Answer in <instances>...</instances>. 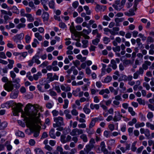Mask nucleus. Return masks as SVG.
Segmentation results:
<instances>
[{
  "label": "nucleus",
  "instance_id": "obj_57",
  "mask_svg": "<svg viewBox=\"0 0 154 154\" xmlns=\"http://www.w3.org/2000/svg\"><path fill=\"white\" fill-rule=\"evenodd\" d=\"M79 35L83 36L85 39H89L90 38L89 36L83 32H79Z\"/></svg>",
  "mask_w": 154,
  "mask_h": 154
},
{
  "label": "nucleus",
  "instance_id": "obj_59",
  "mask_svg": "<svg viewBox=\"0 0 154 154\" xmlns=\"http://www.w3.org/2000/svg\"><path fill=\"white\" fill-rule=\"evenodd\" d=\"M99 42L100 39L99 38H96L92 41V43L93 45H97Z\"/></svg>",
  "mask_w": 154,
  "mask_h": 154
},
{
  "label": "nucleus",
  "instance_id": "obj_14",
  "mask_svg": "<svg viewBox=\"0 0 154 154\" xmlns=\"http://www.w3.org/2000/svg\"><path fill=\"white\" fill-rule=\"evenodd\" d=\"M19 92L17 90H15L11 92L10 94V97L12 99H15L18 97Z\"/></svg>",
  "mask_w": 154,
  "mask_h": 154
},
{
  "label": "nucleus",
  "instance_id": "obj_35",
  "mask_svg": "<svg viewBox=\"0 0 154 154\" xmlns=\"http://www.w3.org/2000/svg\"><path fill=\"white\" fill-rule=\"evenodd\" d=\"M82 42L83 44L82 47L83 48H85L87 47L88 45V41L87 40H82Z\"/></svg>",
  "mask_w": 154,
  "mask_h": 154
},
{
  "label": "nucleus",
  "instance_id": "obj_63",
  "mask_svg": "<svg viewBox=\"0 0 154 154\" xmlns=\"http://www.w3.org/2000/svg\"><path fill=\"white\" fill-rule=\"evenodd\" d=\"M72 114L74 116H76L78 114V112L75 109H73L71 111Z\"/></svg>",
  "mask_w": 154,
  "mask_h": 154
},
{
  "label": "nucleus",
  "instance_id": "obj_1",
  "mask_svg": "<svg viewBox=\"0 0 154 154\" xmlns=\"http://www.w3.org/2000/svg\"><path fill=\"white\" fill-rule=\"evenodd\" d=\"M16 107L14 108L15 116H18L19 112H21V116L24 118V120L28 127L34 128H40L39 125L36 126V123H40L39 119L40 113L37 114L39 106L37 104L34 106L30 103L27 104L25 108L24 111L22 109V105L20 103H15Z\"/></svg>",
  "mask_w": 154,
  "mask_h": 154
},
{
  "label": "nucleus",
  "instance_id": "obj_49",
  "mask_svg": "<svg viewBox=\"0 0 154 154\" xmlns=\"http://www.w3.org/2000/svg\"><path fill=\"white\" fill-rule=\"evenodd\" d=\"M128 111L129 112H130L131 114V115L133 116H134L135 115V112L133 110V109L132 107H129L128 108Z\"/></svg>",
  "mask_w": 154,
  "mask_h": 154
},
{
  "label": "nucleus",
  "instance_id": "obj_50",
  "mask_svg": "<svg viewBox=\"0 0 154 154\" xmlns=\"http://www.w3.org/2000/svg\"><path fill=\"white\" fill-rule=\"evenodd\" d=\"M53 74L52 73H48L47 74V79H49L51 82L53 81Z\"/></svg>",
  "mask_w": 154,
  "mask_h": 154
},
{
  "label": "nucleus",
  "instance_id": "obj_4",
  "mask_svg": "<svg viewBox=\"0 0 154 154\" xmlns=\"http://www.w3.org/2000/svg\"><path fill=\"white\" fill-rule=\"evenodd\" d=\"M24 35L23 33L17 34L14 36L12 39L14 42L16 43H21V40L23 39Z\"/></svg>",
  "mask_w": 154,
  "mask_h": 154
},
{
  "label": "nucleus",
  "instance_id": "obj_32",
  "mask_svg": "<svg viewBox=\"0 0 154 154\" xmlns=\"http://www.w3.org/2000/svg\"><path fill=\"white\" fill-rule=\"evenodd\" d=\"M144 125L145 124L143 122L141 123L138 122L135 124V126L136 128H139L143 127Z\"/></svg>",
  "mask_w": 154,
  "mask_h": 154
},
{
  "label": "nucleus",
  "instance_id": "obj_41",
  "mask_svg": "<svg viewBox=\"0 0 154 154\" xmlns=\"http://www.w3.org/2000/svg\"><path fill=\"white\" fill-rule=\"evenodd\" d=\"M34 150L37 154H45L42 150L39 148H36Z\"/></svg>",
  "mask_w": 154,
  "mask_h": 154
},
{
  "label": "nucleus",
  "instance_id": "obj_46",
  "mask_svg": "<svg viewBox=\"0 0 154 154\" xmlns=\"http://www.w3.org/2000/svg\"><path fill=\"white\" fill-rule=\"evenodd\" d=\"M112 49L115 52H119L121 50L120 46L119 45H117L115 47H113Z\"/></svg>",
  "mask_w": 154,
  "mask_h": 154
},
{
  "label": "nucleus",
  "instance_id": "obj_9",
  "mask_svg": "<svg viewBox=\"0 0 154 154\" xmlns=\"http://www.w3.org/2000/svg\"><path fill=\"white\" fill-rule=\"evenodd\" d=\"M144 72V70L141 67H140L138 70L136 71L133 74V78L134 79H137L139 75H143Z\"/></svg>",
  "mask_w": 154,
  "mask_h": 154
},
{
  "label": "nucleus",
  "instance_id": "obj_20",
  "mask_svg": "<svg viewBox=\"0 0 154 154\" xmlns=\"http://www.w3.org/2000/svg\"><path fill=\"white\" fill-rule=\"evenodd\" d=\"M115 115L113 118V121L116 122L120 120V117H119V112H115Z\"/></svg>",
  "mask_w": 154,
  "mask_h": 154
},
{
  "label": "nucleus",
  "instance_id": "obj_22",
  "mask_svg": "<svg viewBox=\"0 0 154 154\" xmlns=\"http://www.w3.org/2000/svg\"><path fill=\"white\" fill-rule=\"evenodd\" d=\"M25 17L27 18V21L29 22H33L34 20V17L31 14H27L26 15Z\"/></svg>",
  "mask_w": 154,
  "mask_h": 154
},
{
  "label": "nucleus",
  "instance_id": "obj_17",
  "mask_svg": "<svg viewBox=\"0 0 154 154\" xmlns=\"http://www.w3.org/2000/svg\"><path fill=\"white\" fill-rule=\"evenodd\" d=\"M108 66L112 67L113 69H116L117 67L116 62L114 60H111L110 64Z\"/></svg>",
  "mask_w": 154,
  "mask_h": 154
},
{
  "label": "nucleus",
  "instance_id": "obj_37",
  "mask_svg": "<svg viewBox=\"0 0 154 154\" xmlns=\"http://www.w3.org/2000/svg\"><path fill=\"white\" fill-rule=\"evenodd\" d=\"M84 112L86 114H89L91 112V110L86 106H85L83 108Z\"/></svg>",
  "mask_w": 154,
  "mask_h": 154
},
{
  "label": "nucleus",
  "instance_id": "obj_7",
  "mask_svg": "<svg viewBox=\"0 0 154 154\" xmlns=\"http://www.w3.org/2000/svg\"><path fill=\"white\" fill-rule=\"evenodd\" d=\"M41 121H40V123H36V126H38V125H39L40 127V128H34L32 127H28V125H27V124H26V126L27 127H29V128H32L33 130H34V131H36V130H37V131H35L34 133V137H37L39 135V130L40 129V128H41V126H40V125H41Z\"/></svg>",
  "mask_w": 154,
  "mask_h": 154
},
{
  "label": "nucleus",
  "instance_id": "obj_61",
  "mask_svg": "<svg viewBox=\"0 0 154 154\" xmlns=\"http://www.w3.org/2000/svg\"><path fill=\"white\" fill-rule=\"evenodd\" d=\"M16 134L18 136L20 137H24V134L21 131H19L16 133Z\"/></svg>",
  "mask_w": 154,
  "mask_h": 154
},
{
  "label": "nucleus",
  "instance_id": "obj_39",
  "mask_svg": "<svg viewBox=\"0 0 154 154\" xmlns=\"http://www.w3.org/2000/svg\"><path fill=\"white\" fill-rule=\"evenodd\" d=\"M119 87L120 88L122 89V90L123 91V92H124L126 90V88L124 86V83L123 82L120 83Z\"/></svg>",
  "mask_w": 154,
  "mask_h": 154
},
{
  "label": "nucleus",
  "instance_id": "obj_28",
  "mask_svg": "<svg viewBox=\"0 0 154 154\" xmlns=\"http://www.w3.org/2000/svg\"><path fill=\"white\" fill-rule=\"evenodd\" d=\"M54 132V130L53 128L51 129L49 132V135L51 138L53 139H55L56 138Z\"/></svg>",
  "mask_w": 154,
  "mask_h": 154
},
{
  "label": "nucleus",
  "instance_id": "obj_16",
  "mask_svg": "<svg viewBox=\"0 0 154 154\" xmlns=\"http://www.w3.org/2000/svg\"><path fill=\"white\" fill-rule=\"evenodd\" d=\"M13 104L12 101H9L5 103L4 104L2 105V107H5L7 108H9L11 106H12Z\"/></svg>",
  "mask_w": 154,
  "mask_h": 154
},
{
  "label": "nucleus",
  "instance_id": "obj_58",
  "mask_svg": "<svg viewBox=\"0 0 154 154\" xmlns=\"http://www.w3.org/2000/svg\"><path fill=\"white\" fill-rule=\"evenodd\" d=\"M66 136L63 135H62L60 137V141L63 143H66V140L65 139Z\"/></svg>",
  "mask_w": 154,
  "mask_h": 154
},
{
  "label": "nucleus",
  "instance_id": "obj_36",
  "mask_svg": "<svg viewBox=\"0 0 154 154\" xmlns=\"http://www.w3.org/2000/svg\"><path fill=\"white\" fill-rule=\"evenodd\" d=\"M55 2L54 0H51L49 2V7L52 9L54 8Z\"/></svg>",
  "mask_w": 154,
  "mask_h": 154
},
{
  "label": "nucleus",
  "instance_id": "obj_48",
  "mask_svg": "<svg viewBox=\"0 0 154 154\" xmlns=\"http://www.w3.org/2000/svg\"><path fill=\"white\" fill-rule=\"evenodd\" d=\"M86 131L88 134V135H91L93 134L94 133V131L92 129H91L90 128H86Z\"/></svg>",
  "mask_w": 154,
  "mask_h": 154
},
{
  "label": "nucleus",
  "instance_id": "obj_19",
  "mask_svg": "<svg viewBox=\"0 0 154 154\" xmlns=\"http://www.w3.org/2000/svg\"><path fill=\"white\" fill-rule=\"evenodd\" d=\"M70 112V111L68 109H66L64 111V113L65 115L66 119H70L72 118V116Z\"/></svg>",
  "mask_w": 154,
  "mask_h": 154
},
{
  "label": "nucleus",
  "instance_id": "obj_44",
  "mask_svg": "<svg viewBox=\"0 0 154 154\" xmlns=\"http://www.w3.org/2000/svg\"><path fill=\"white\" fill-rule=\"evenodd\" d=\"M39 42L35 38L33 40V42L32 43V46L34 48H35L37 47V44H39Z\"/></svg>",
  "mask_w": 154,
  "mask_h": 154
},
{
  "label": "nucleus",
  "instance_id": "obj_13",
  "mask_svg": "<svg viewBox=\"0 0 154 154\" xmlns=\"http://www.w3.org/2000/svg\"><path fill=\"white\" fill-rule=\"evenodd\" d=\"M151 63L148 61H145L142 65V68L143 70H146L148 69V66L151 65Z\"/></svg>",
  "mask_w": 154,
  "mask_h": 154
},
{
  "label": "nucleus",
  "instance_id": "obj_6",
  "mask_svg": "<svg viewBox=\"0 0 154 154\" xmlns=\"http://www.w3.org/2000/svg\"><path fill=\"white\" fill-rule=\"evenodd\" d=\"M110 91L107 89H103L101 90L99 93V94L103 95V97L104 98L108 99L109 97L108 94H109Z\"/></svg>",
  "mask_w": 154,
  "mask_h": 154
},
{
  "label": "nucleus",
  "instance_id": "obj_54",
  "mask_svg": "<svg viewBox=\"0 0 154 154\" xmlns=\"http://www.w3.org/2000/svg\"><path fill=\"white\" fill-rule=\"evenodd\" d=\"M25 39L26 43H29L31 41V37L28 35H27L25 37Z\"/></svg>",
  "mask_w": 154,
  "mask_h": 154
},
{
  "label": "nucleus",
  "instance_id": "obj_29",
  "mask_svg": "<svg viewBox=\"0 0 154 154\" xmlns=\"http://www.w3.org/2000/svg\"><path fill=\"white\" fill-rule=\"evenodd\" d=\"M112 80V78L111 76H107L104 79V81L102 82L105 83H108L109 82Z\"/></svg>",
  "mask_w": 154,
  "mask_h": 154
},
{
  "label": "nucleus",
  "instance_id": "obj_18",
  "mask_svg": "<svg viewBox=\"0 0 154 154\" xmlns=\"http://www.w3.org/2000/svg\"><path fill=\"white\" fill-rule=\"evenodd\" d=\"M124 19L123 18H116L115 19V21L116 22V26H120L119 23L121 22L124 21Z\"/></svg>",
  "mask_w": 154,
  "mask_h": 154
},
{
  "label": "nucleus",
  "instance_id": "obj_55",
  "mask_svg": "<svg viewBox=\"0 0 154 154\" xmlns=\"http://www.w3.org/2000/svg\"><path fill=\"white\" fill-rule=\"evenodd\" d=\"M136 42L139 47L142 48L143 47L142 43L140 42L141 39L139 38H137L136 40Z\"/></svg>",
  "mask_w": 154,
  "mask_h": 154
},
{
  "label": "nucleus",
  "instance_id": "obj_5",
  "mask_svg": "<svg viewBox=\"0 0 154 154\" xmlns=\"http://www.w3.org/2000/svg\"><path fill=\"white\" fill-rule=\"evenodd\" d=\"M83 130L82 129L75 128L72 129L70 134L72 136H76L83 134Z\"/></svg>",
  "mask_w": 154,
  "mask_h": 154
},
{
  "label": "nucleus",
  "instance_id": "obj_53",
  "mask_svg": "<svg viewBox=\"0 0 154 154\" xmlns=\"http://www.w3.org/2000/svg\"><path fill=\"white\" fill-rule=\"evenodd\" d=\"M12 9L13 12L16 14H18L19 13V11L17 8L15 6L12 7Z\"/></svg>",
  "mask_w": 154,
  "mask_h": 154
},
{
  "label": "nucleus",
  "instance_id": "obj_2",
  "mask_svg": "<svg viewBox=\"0 0 154 154\" xmlns=\"http://www.w3.org/2000/svg\"><path fill=\"white\" fill-rule=\"evenodd\" d=\"M54 122H56V123L53 125L54 128H56L64 125L63 119V117L60 116L54 117Z\"/></svg>",
  "mask_w": 154,
  "mask_h": 154
},
{
  "label": "nucleus",
  "instance_id": "obj_43",
  "mask_svg": "<svg viewBox=\"0 0 154 154\" xmlns=\"http://www.w3.org/2000/svg\"><path fill=\"white\" fill-rule=\"evenodd\" d=\"M69 101L67 99L64 100V104L63 105V107L64 109H66L68 107Z\"/></svg>",
  "mask_w": 154,
  "mask_h": 154
},
{
  "label": "nucleus",
  "instance_id": "obj_23",
  "mask_svg": "<svg viewBox=\"0 0 154 154\" xmlns=\"http://www.w3.org/2000/svg\"><path fill=\"white\" fill-rule=\"evenodd\" d=\"M48 1V0H41V3L43 5L44 8L46 11H48V8L46 5V4Z\"/></svg>",
  "mask_w": 154,
  "mask_h": 154
},
{
  "label": "nucleus",
  "instance_id": "obj_64",
  "mask_svg": "<svg viewBox=\"0 0 154 154\" xmlns=\"http://www.w3.org/2000/svg\"><path fill=\"white\" fill-rule=\"evenodd\" d=\"M104 43L105 44H108L110 42V39L109 38L107 37H104L103 39Z\"/></svg>",
  "mask_w": 154,
  "mask_h": 154
},
{
  "label": "nucleus",
  "instance_id": "obj_34",
  "mask_svg": "<svg viewBox=\"0 0 154 154\" xmlns=\"http://www.w3.org/2000/svg\"><path fill=\"white\" fill-rule=\"evenodd\" d=\"M83 8L87 14L89 15L91 14V11L89 10L88 6L87 5L84 6L83 7Z\"/></svg>",
  "mask_w": 154,
  "mask_h": 154
},
{
  "label": "nucleus",
  "instance_id": "obj_8",
  "mask_svg": "<svg viewBox=\"0 0 154 154\" xmlns=\"http://www.w3.org/2000/svg\"><path fill=\"white\" fill-rule=\"evenodd\" d=\"M144 72V70L141 67H140L138 70L136 71L133 74V78L134 79H137L139 75H143Z\"/></svg>",
  "mask_w": 154,
  "mask_h": 154
},
{
  "label": "nucleus",
  "instance_id": "obj_38",
  "mask_svg": "<svg viewBox=\"0 0 154 154\" xmlns=\"http://www.w3.org/2000/svg\"><path fill=\"white\" fill-rule=\"evenodd\" d=\"M49 64L48 61H45L43 62L39 66V67L43 68L47 66Z\"/></svg>",
  "mask_w": 154,
  "mask_h": 154
},
{
  "label": "nucleus",
  "instance_id": "obj_42",
  "mask_svg": "<svg viewBox=\"0 0 154 154\" xmlns=\"http://www.w3.org/2000/svg\"><path fill=\"white\" fill-rule=\"evenodd\" d=\"M154 42V39L150 36L147 37L146 39V42L148 44L149 43H153Z\"/></svg>",
  "mask_w": 154,
  "mask_h": 154
},
{
  "label": "nucleus",
  "instance_id": "obj_24",
  "mask_svg": "<svg viewBox=\"0 0 154 154\" xmlns=\"http://www.w3.org/2000/svg\"><path fill=\"white\" fill-rule=\"evenodd\" d=\"M8 61L9 64L7 65L8 68L11 69H12L13 67V64L14 63V61L13 60H11L10 59H8Z\"/></svg>",
  "mask_w": 154,
  "mask_h": 154
},
{
  "label": "nucleus",
  "instance_id": "obj_40",
  "mask_svg": "<svg viewBox=\"0 0 154 154\" xmlns=\"http://www.w3.org/2000/svg\"><path fill=\"white\" fill-rule=\"evenodd\" d=\"M137 122V119L135 118H134L132 119L131 121L129 122L128 124L129 125L132 126L134 124L136 123Z\"/></svg>",
  "mask_w": 154,
  "mask_h": 154
},
{
  "label": "nucleus",
  "instance_id": "obj_47",
  "mask_svg": "<svg viewBox=\"0 0 154 154\" xmlns=\"http://www.w3.org/2000/svg\"><path fill=\"white\" fill-rule=\"evenodd\" d=\"M26 25L24 23H20L18 24L16 26V28L19 29L21 28H24L25 27Z\"/></svg>",
  "mask_w": 154,
  "mask_h": 154
},
{
  "label": "nucleus",
  "instance_id": "obj_31",
  "mask_svg": "<svg viewBox=\"0 0 154 154\" xmlns=\"http://www.w3.org/2000/svg\"><path fill=\"white\" fill-rule=\"evenodd\" d=\"M112 6L116 10L119 11H120L123 8L122 5L120 4L118 5H113Z\"/></svg>",
  "mask_w": 154,
  "mask_h": 154
},
{
  "label": "nucleus",
  "instance_id": "obj_21",
  "mask_svg": "<svg viewBox=\"0 0 154 154\" xmlns=\"http://www.w3.org/2000/svg\"><path fill=\"white\" fill-rule=\"evenodd\" d=\"M42 75V72H38L36 74H34L33 75V77L34 79L37 81L40 78Z\"/></svg>",
  "mask_w": 154,
  "mask_h": 154
},
{
  "label": "nucleus",
  "instance_id": "obj_12",
  "mask_svg": "<svg viewBox=\"0 0 154 154\" xmlns=\"http://www.w3.org/2000/svg\"><path fill=\"white\" fill-rule=\"evenodd\" d=\"M94 146V144H88L86 145L85 146V148L84 149V151L85 153L88 154Z\"/></svg>",
  "mask_w": 154,
  "mask_h": 154
},
{
  "label": "nucleus",
  "instance_id": "obj_3",
  "mask_svg": "<svg viewBox=\"0 0 154 154\" xmlns=\"http://www.w3.org/2000/svg\"><path fill=\"white\" fill-rule=\"evenodd\" d=\"M4 89L7 91H12L14 89V85L12 82L10 81L5 83L3 86Z\"/></svg>",
  "mask_w": 154,
  "mask_h": 154
},
{
  "label": "nucleus",
  "instance_id": "obj_30",
  "mask_svg": "<svg viewBox=\"0 0 154 154\" xmlns=\"http://www.w3.org/2000/svg\"><path fill=\"white\" fill-rule=\"evenodd\" d=\"M8 125V123L7 122H4L2 123H1L0 125V130L6 128Z\"/></svg>",
  "mask_w": 154,
  "mask_h": 154
},
{
  "label": "nucleus",
  "instance_id": "obj_10",
  "mask_svg": "<svg viewBox=\"0 0 154 154\" xmlns=\"http://www.w3.org/2000/svg\"><path fill=\"white\" fill-rule=\"evenodd\" d=\"M106 9V6L103 5H100L99 4H97L95 8V11L98 12L99 11H104Z\"/></svg>",
  "mask_w": 154,
  "mask_h": 154
},
{
  "label": "nucleus",
  "instance_id": "obj_62",
  "mask_svg": "<svg viewBox=\"0 0 154 154\" xmlns=\"http://www.w3.org/2000/svg\"><path fill=\"white\" fill-rule=\"evenodd\" d=\"M136 142H134L132 144L131 149V150L133 152H135L137 149L136 147H135V145L136 144Z\"/></svg>",
  "mask_w": 154,
  "mask_h": 154
},
{
  "label": "nucleus",
  "instance_id": "obj_25",
  "mask_svg": "<svg viewBox=\"0 0 154 154\" xmlns=\"http://www.w3.org/2000/svg\"><path fill=\"white\" fill-rule=\"evenodd\" d=\"M80 136V138L85 143H86L88 141V138L86 134H82Z\"/></svg>",
  "mask_w": 154,
  "mask_h": 154
},
{
  "label": "nucleus",
  "instance_id": "obj_27",
  "mask_svg": "<svg viewBox=\"0 0 154 154\" xmlns=\"http://www.w3.org/2000/svg\"><path fill=\"white\" fill-rule=\"evenodd\" d=\"M90 108L91 109H95L96 110H98L100 108V106L98 104H94L91 103L90 105Z\"/></svg>",
  "mask_w": 154,
  "mask_h": 154
},
{
  "label": "nucleus",
  "instance_id": "obj_11",
  "mask_svg": "<svg viewBox=\"0 0 154 154\" xmlns=\"http://www.w3.org/2000/svg\"><path fill=\"white\" fill-rule=\"evenodd\" d=\"M122 79H119V81H120L121 80H123L125 82L128 81V82L130 81H131L133 79V76L131 75H129L127 76L125 75H123L122 76Z\"/></svg>",
  "mask_w": 154,
  "mask_h": 154
},
{
  "label": "nucleus",
  "instance_id": "obj_60",
  "mask_svg": "<svg viewBox=\"0 0 154 154\" xmlns=\"http://www.w3.org/2000/svg\"><path fill=\"white\" fill-rule=\"evenodd\" d=\"M79 3L78 1H75L73 2L72 4V7L75 9L77 7L79 6Z\"/></svg>",
  "mask_w": 154,
  "mask_h": 154
},
{
  "label": "nucleus",
  "instance_id": "obj_33",
  "mask_svg": "<svg viewBox=\"0 0 154 154\" xmlns=\"http://www.w3.org/2000/svg\"><path fill=\"white\" fill-rule=\"evenodd\" d=\"M35 37L37 38L38 40L39 41L42 40L43 39V37L42 35H40L39 33L36 32L35 34Z\"/></svg>",
  "mask_w": 154,
  "mask_h": 154
},
{
  "label": "nucleus",
  "instance_id": "obj_15",
  "mask_svg": "<svg viewBox=\"0 0 154 154\" xmlns=\"http://www.w3.org/2000/svg\"><path fill=\"white\" fill-rule=\"evenodd\" d=\"M42 17L44 21H47L49 18V15L48 13L44 12L43 13Z\"/></svg>",
  "mask_w": 154,
  "mask_h": 154
},
{
  "label": "nucleus",
  "instance_id": "obj_52",
  "mask_svg": "<svg viewBox=\"0 0 154 154\" xmlns=\"http://www.w3.org/2000/svg\"><path fill=\"white\" fill-rule=\"evenodd\" d=\"M88 28V30L84 29L82 31L80 32H83V33H85L86 34H89L91 32V29L90 27H89Z\"/></svg>",
  "mask_w": 154,
  "mask_h": 154
},
{
  "label": "nucleus",
  "instance_id": "obj_26",
  "mask_svg": "<svg viewBox=\"0 0 154 154\" xmlns=\"http://www.w3.org/2000/svg\"><path fill=\"white\" fill-rule=\"evenodd\" d=\"M39 58V56L37 55L34 56L32 58L34 62L36 63L37 64H39L41 63L40 61L38 59Z\"/></svg>",
  "mask_w": 154,
  "mask_h": 154
},
{
  "label": "nucleus",
  "instance_id": "obj_56",
  "mask_svg": "<svg viewBox=\"0 0 154 154\" xmlns=\"http://www.w3.org/2000/svg\"><path fill=\"white\" fill-rule=\"evenodd\" d=\"M142 0H134V9L135 11L137 10V7L139 2Z\"/></svg>",
  "mask_w": 154,
  "mask_h": 154
},
{
  "label": "nucleus",
  "instance_id": "obj_51",
  "mask_svg": "<svg viewBox=\"0 0 154 154\" xmlns=\"http://www.w3.org/2000/svg\"><path fill=\"white\" fill-rule=\"evenodd\" d=\"M83 21V19L80 17H77L75 20L76 22L78 23H82Z\"/></svg>",
  "mask_w": 154,
  "mask_h": 154
},
{
  "label": "nucleus",
  "instance_id": "obj_45",
  "mask_svg": "<svg viewBox=\"0 0 154 154\" xmlns=\"http://www.w3.org/2000/svg\"><path fill=\"white\" fill-rule=\"evenodd\" d=\"M80 101L81 103L84 102H88L90 100V98L88 97L87 98H85L84 97H82L80 99Z\"/></svg>",
  "mask_w": 154,
  "mask_h": 154
}]
</instances>
